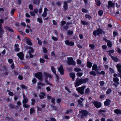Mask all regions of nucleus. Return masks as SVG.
<instances>
[{
    "instance_id": "f257e3e1",
    "label": "nucleus",
    "mask_w": 121,
    "mask_h": 121,
    "mask_svg": "<svg viewBox=\"0 0 121 121\" xmlns=\"http://www.w3.org/2000/svg\"><path fill=\"white\" fill-rule=\"evenodd\" d=\"M105 34V31L99 28H98L96 30H94L93 33V35L95 37L97 36V35L98 36H99L100 34Z\"/></svg>"
},
{
    "instance_id": "f03ea898",
    "label": "nucleus",
    "mask_w": 121,
    "mask_h": 121,
    "mask_svg": "<svg viewBox=\"0 0 121 121\" xmlns=\"http://www.w3.org/2000/svg\"><path fill=\"white\" fill-rule=\"evenodd\" d=\"M117 76L118 77H120L121 78V73L119 74L118 75L116 73H114L113 75L114 78L113 79V81L116 84L114 83L113 84V85L116 87H117V85L120 84L119 82V80L117 77H116Z\"/></svg>"
},
{
    "instance_id": "7ed1b4c3",
    "label": "nucleus",
    "mask_w": 121,
    "mask_h": 121,
    "mask_svg": "<svg viewBox=\"0 0 121 121\" xmlns=\"http://www.w3.org/2000/svg\"><path fill=\"white\" fill-rule=\"evenodd\" d=\"M88 114V111L85 110H82L79 112V115H81L80 118L83 119L87 116Z\"/></svg>"
},
{
    "instance_id": "20e7f679",
    "label": "nucleus",
    "mask_w": 121,
    "mask_h": 121,
    "mask_svg": "<svg viewBox=\"0 0 121 121\" xmlns=\"http://www.w3.org/2000/svg\"><path fill=\"white\" fill-rule=\"evenodd\" d=\"M35 76L39 80L42 81L43 79V76L41 72H39L35 73Z\"/></svg>"
},
{
    "instance_id": "39448f33",
    "label": "nucleus",
    "mask_w": 121,
    "mask_h": 121,
    "mask_svg": "<svg viewBox=\"0 0 121 121\" xmlns=\"http://www.w3.org/2000/svg\"><path fill=\"white\" fill-rule=\"evenodd\" d=\"M68 60L67 63L69 65H75L76 64V62L73 60V58L72 57H67Z\"/></svg>"
},
{
    "instance_id": "423d86ee",
    "label": "nucleus",
    "mask_w": 121,
    "mask_h": 121,
    "mask_svg": "<svg viewBox=\"0 0 121 121\" xmlns=\"http://www.w3.org/2000/svg\"><path fill=\"white\" fill-rule=\"evenodd\" d=\"M86 86H84L76 88V90L80 94L82 95L84 94V90Z\"/></svg>"
},
{
    "instance_id": "0eeeda50",
    "label": "nucleus",
    "mask_w": 121,
    "mask_h": 121,
    "mask_svg": "<svg viewBox=\"0 0 121 121\" xmlns=\"http://www.w3.org/2000/svg\"><path fill=\"white\" fill-rule=\"evenodd\" d=\"M74 83L75 86L76 87L82 85L83 83L81 78L79 79L78 78H77Z\"/></svg>"
},
{
    "instance_id": "6e6552de",
    "label": "nucleus",
    "mask_w": 121,
    "mask_h": 121,
    "mask_svg": "<svg viewBox=\"0 0 121 121\" xmlns=\"http://www.w3.org/2000/svg\"><path fill=\"white\" fill-rule=\"evenodd\" d=\"M92 103H93L94 105L95 108H99L102 106V103L101 102H99L97 101H92Z\"/></svg>"
},
{
    "instance_id": "1a4fd4ad",
    "label": "nucleus",
    "mask_w": 121,
    "mask_h": 121,
    "mask_svg": "<svg viewBox=\"0 0 121 121\" xmlns=\"http://www.w3.org/2000/svg\"><path fill=\"white\" fill-rule=\"evenodd\" d=\"M72 1V0H68L67 1H65L64 2L63 7L65 10H67L68 9V3H70Z\"/></svg>"
},
{
    "instance_id": "9d476101",
    "label": "nucleus",
    "mask_w": 121,
    "mask_h": 121,
    "mask_svg": "<svg viewBox=\"0 0 121 121\" xmlns=\"http://www.w3.org/2000/svg\"><path fill=\"white\" fill-rule=\"evenodd\" d=\"M58 70L60 72V74L63 75L64 73V70L63 67L62 65H60L58 68Z\"/></svg>"
},
{
    "instance_id": "9b49d317",
    "label": "nucleus",
    "mask_w": 121,
    "mask_h": 121,
    "mask_svg": "<svg viewBox=\"0 0 121 121\" xmlns=\"http://www.w3.org/2000/svg\"><path fill=\"white\" fill-rule=\"evenodd\" d=\"M17 56L21 60H23L24 59V54L22 52H20L17 54Z\"/></svg>"
},
{
    "instance_id": "f8f14e48",
    "label": "nucleus",
    "mask_w": 121,
    "mask_h": 121,
    "mask_svg": "<svg viewBox=\"0 0 121 121\" xmlns=\"http://www.w3.org/2000/svg\"><path fill=\"white\" fill-rule=\"evenodd\" d=\"M65 42L66 45L70 46H73L74 45V43L73 42L69 41L67 39L65 41Z\"/></svg>"
},
{
    "instance_id": "ddd939ff",
    "label": "nucleus",
    "mask_w": 121,
    "mask_h": 121,
    "mask_svg": "<svg viewBox=\"0 0 121 121\" xmlns=\"http://www.w3.org/2000/svg\"><path fill=\"white\" fill-rule=\"evenodd\" d=\"M69 75L70 78H72V80L73 81H74L75 77V73L73 72L70 73H69Z\"/></svg>"
},
{
    "instance_id": "4468645a",
    "label": "nucleus",
    "mask_w": 121,
    "mask_h": 121,
    "mask_svg": "<svg viewBox=\"0 0 121 121\" xmlns=\"http://www.w3.org/2000/svg\"><path fill=\"white\" fill-rule=\"evenodd\" d=\"M111 102V101L109 99H106V101L104 102V106H108L109 105Z\"/></svg>"
},
{
    "instance_id": "2eb2a0df",
    "label": "nucleus",
    "mask_w": 121,
    "mask_h": 121,
    "mask_svg": "<svg viewBox=\"0 0 121 121\" xmlns=\"http://www.w3.org/2000/svg\"><path fill=\"white\" fill-rule=\"evenodd\" d=\"M4 27L6 30H7L11 32L14 33V30L12 28L8 26H4Z\"/></svg>"
},
{
    "instance_id": "dca6fc26",
    "label": "nucleus",
    "mask_w": 121,
    "mask_h": 121,
    "mask_svg": "<svg viewBox=\"0 0 121 121\" xmlns=\"http://www.w3.org/2000/svg\"><path fill=\"white\" fill-rule=\"evenodd\" d=\"M108 7L109 8L111 7H113L115 5L114 3L112 2L111 1H109L108 2Z\"/></svg>"
},
{
    "instance_id": "f3484780",
    "label": "nucleus",
    "mask_w": 121,
    "mask_h": 121,
    "mask_svg": "<svg viewBox=\"0 0 121 121\" xmlns=\"http://www.w3.org/2000/svg\"><path fill=\"white\" fill-rule=\"evenodd\" d=\"M44 75L45 77V79L48 78V77L50 78H51L52 77V76L51 75L46 72L44 73Z\"/></svg>"
},
{
    "instance_id": "a211bd4d",
    "label": "nucleus",
    "mask_w": 121,
    "mask_h": 121,
    "mask_svg": "<svg viewBox=\"0 0 121 121\" xmlns=\"http://www.w3.org/2000/svg\"><path fill=\"white\" fill-rule=\"evenodd\" d=\"M45 84L41 82H39L38 83L37 87L38 89H41V86H43L45 85Z\"/></svg>"
},
{
    "instance_id": "6ab92c4d",
    "label": "nucleus",
    "mask_w": 121,
    "mask_h": 121,
    "mask_svg": "<svg viewBox=\"0 0 121 121\" xmlns=\"http://www.w3.org/2000/svg\"><path fill=\"white\" fill-rule=\"evenodd\" d=\"M45 96V93L44 92H42L40 93L39 95L40 99H44Z\"/></svg>"
},
{
    "instance_id": "aec40b11",
    "label": "nucleus",
    "mask_w": 121,
    "mask_h": 121,
    "mask_svg": "<svg viewBox=\"0 0 121 121\" xmlns=\"http://www.w3.org/2000/svg\"><path fill=\"white\" fill-rule=\"evenodd\" d=\"M114 112L117 114H121V110L120 109H116L114 110Z\"/></svg>"
},
{
    "instance_id": "412c9836",
    "label": "nucleus",
    "mask_w": 121,
    "mask_h": 121,
    "mask_svg": "<svg viewBox=\"0 0 121 121\" xmlns=\"http://www.w3.org/2000/svg\"><path fill=\"white\" fill-rule=\"evenodd\" d=\"M112 60L116 62H118L120 60L117 57H115L114 56H112Z\"/></svg>"
},
{
    "instance_id": "4be33fe9",
    "label": "nucleus",
    "mask_w": 121,
    "mask_h": 121,
    "mask_svg": "<svg viewBox=\"0 0 121 121\" xmlns=\"http://www.w3.org/2000/svg\"><path fill=\"white\" fill-rule=\"evenodd\" d=\"M9 107L10 109H16L17 108V107L18 108V106H17L16 107H15L13 104H10L9 105Z\"/></svg>"
},
{
    "instance_id": "5701e85b",
    "label": "nucleus",
    "mask_w": 121,
    "mask_h": 121,
    "mask_svg": "<svg viewBox=\"0 0 121 121\" xmlns=\"http://www.w3.org/2000/svg\"><path fill=\"white\" fill-rule=\"evenodd\" d=\"M14 46L15 47L14 50L17 52L19 51L20 48L18 47L19 46V45L18 44H15Z\"/></svg>"
},
{
    "instance_id": "b1692460",
    "label": "nucleus",
    "mask_w": 121,
    "mask_h": 121,
    "mask_svg": "<svg viewBox=\"0 0 121 121\" xmlns=\"http://www.w3.org/2000/svg\"><path fill=\"white\" fill-rule=\"evenodd\" d=\"M40 2V0H33V3L35 5H39Z\"/></svg>"
},
{
    "instance_id": "393cba45",
    "label": "nucleus",
    "mask_w": 121,
    "mask_h": 121,
    "mask_svg": "<svg viewBox=\"0 0 121 121\" xmlns=\"http://www.w3.org/2000/svg\"><path fill=\"white\" fill-rule=\"evenodd\" d=\"M92 69L95 71H97L98 69V66L96 64H93V65Z\"/></svg>"
},
{
    "instance_id": "a878e982",
    "label": "nucleus",
    "mask_w": 121,
    "mask_h": 121,
    "mask_svg": "<svg viewBox=\"0 0 121 121\" xmlns=\"http://www.w3.org/2000/svg\"><path fill=\"white\" fill-rule=\"evenodd\" d=\"M82 83H85L87 82H88L89 81V79L88 78H86L84 79H83L81 78Z\"/></svg>"
},
{
    "instance_id": "bb28decb",
    "label": "nucleus",
    "mask_w": 121,
    "mask_h": 121,
    "mask_svg": "<svg viewBox=\"0 0 121 121\" xmlns=\"http://www.w3.org/2000/svg\"><path fill=\"white\" fill-rule=\"evenodd\" d=\"M78 102L79 107H82L83 106V105L82 103V101L80 100L79 99L78 100Z\"/></svg>"
},
{
    "instance_id": "cd10ccee",
    "label": "nucleus",
    "mask_w": 121,
    "mask_h": 121,
    "mask_svg": "<svg viewBox=\"0 0 121 121\" xmlns=\"http://www.w3.org/2000/svg\"><path fill=\"white\" fill-rule=\"evenodd\" d=\"M92 63L89 61H87V66L89 68H91L92 65Z\"/></svg>"
},
{
    "instance_id": "c85d7f7f",
    "label": "nucleus",
    "mask_w": 121,
    "mask_h": 121,
    "mask_svg": "<svg viewBox=\"0 0 121 121\" xmlns=\"http://www.w3.org/2000/svg\"><path fill=\"white\" fill-rule=\"evenodd\" d=\"M90 90L89 88H87L85 90V95H88L90 92Z\"/></svg>"
},
{
    "instance_id": "c756f323",
    "label": "nucleus",
    "mask_w": 121,
    "mask_h": 121,
    "mask_svg": "<svg viewBox=\"0 0 121 121\" xmlns=\"http://www.w3.org/2000/svg\"><path fill=\"white\" fill-rule=\"evenodd\" d=\"M51 69L52 72L55 74H56V70L55 68L53 66H52L51 67Z\"/></svg>"
},
{
    "instance_id": "7c9ffc66",
    "label": "nucleus",
    "mask_w": 121,
    "mask_h": 121,
    "mask_svg": "<svg viewBox=\"0 0 121 121\" xmlns=\"http://www.w3.org/2000/svg\"><path fill=\"white\" fill-rule=\"evenodd\" d=\"M26 43L27 44L29 45H31L32 44V42L29 39H27Z\"/></svg>"
},
{
    "instance_id": "2f4dec72",
    "label": "nucleus",
    "mask_w": 121,
    "mask_h": 121,
    "mask_svg": "<svg viewBox=\"0 0 121 121\" xmlns=\"http://www.w3.org/2000/svg\"><path fill=\"white\" fill-rule=\"evenodd\" d=\"M73 31L70 30H68L67 32V35H72L73 34Z\"/></svg>"
},
{
    "instance_id": "473e14b6",
    "label": "nucleus",
    "mask_w": 121,
    "mask_h": 121,
    "mask_svg": "<svg viewBox=\"0 0 121 121\" xmlns=\"http://www.w3.org/2000/svg\"><path fill=\"white\" fill-rule=\"evenodd\" d=\"M7 91L8 92L9 95L10 96H13L14 95L13 93L10 91L9 90H7Z\"/></svg>"
},
{
    "instance_id": "72a5a7b5",
    "label": "nucleus",
    "mask_w": 121,
    "mask_h": 121,
    "mask_svg": "<svg viewBox=\"0 0 121 121\" xmlns=\"http://www.w3.org/2000/svg\"><path fill=\"white\" fill-rule=\"evenodd\" d=\"M97 74H101L104 75L105 73V71H102L100 72H99L98 71L97 72Z\"/></svg>"
},
{
    "instance_id": "f704fd0d",
    "label": "nucleus",
    "mask_w": 121,
    "mask_h": 121,
    "mask_svg": "<svg viewBox=\"0 0 121 121\" xmlns=\"http://www.w3.org/2000/svg\"><path fill=\"white\" fill-rule=\"evenodd\" d=\"M85 16L86 18H88L90 20L92 18V17L89 14H86L85 15Z\"/></svg>"
},
{
    "instance_id": "c9c22d12",
    "label": "nucleus",
    "mask_w": 121,
    "mask_h": 121,
    "mask_svg": "<svg viewBox=\"0 0 121 121\" xmlns=\"http://www.w3.org/2000/svg\"><path fill=\"white\" fill-rule=\"evenodd\" d=\"M81 22L82 24L84 25H87L89 24V23L88 22L84 21L81 20Z\"/></svg>"
},
{
    "instance_id": "e433bc0d",
    "label": "nucleus",
    "mask_w": 121,
    "mask_h": 121,
    "mask_svg": "<svg viewBox=\"0 0 121 121\" xmlns=\"http://www.w3.org/2000/svg\"><path fill=\"white\" fill-rule=\"evenodd\" d=\"M103 13V11L101 10H99L98 11V14L100 16H101L102 15Z\"/></svg>"
},
{
    "instance_id": "4c0bfd02",
    "label": "nucleus",
    "mask_w": 121,
    "mask_h": 121,
    "mask_svg": "<svg viewBox=\"0 0 121 121\" xmlns=\"http://www.w3.org/2000/svg\"><path fill=\"white\" fill-rule=\"evenodd\" d=\"M89 74L91 75H93L94 76H95L96 75L95 72L94 71H90L89 72Z\"/></svg>"
},
{
    "instance_id": "58836bf2",
    "label": "nucleus",
    "mask_w": 121,
    "mask_h": 121,
    "mask_svg": "<svg viewBox=\"0 0 121 121\" xmlns=\"http://www.w3.org/2000/svg\"><path fill=\"white\" fill-rule=\"evenodd\" d=\"M28 101V99H25L23 100L22 104H26L27 103Z\"/></svg>"
},
{
    "instance_id": "ea45409f",
    "label": "nucleus",
    "mask_w": 121,
    "mask_h": 121,
    "mask_svg": "<svg viewBox=\"0 0 121 121\" xmlns=\"http://www.w3.org/2000/svg\"><path fill=\"white\" fill-rule=\"evenodd\" d=\"M69 27V26L66 25L65 26L63 27V30L64 31L67 30Z\"/></svg>"
},
{
    "instance_id": "a19ab883",
    "label": "nucleus",
    "mask_w": 121,
    "mask_h": 121,
    "mask_svg": "<svg viewBox=\"0 0 121 121\" xmlns=\"http://www.w3.org/2000/svg\"><path fill=\"white\" fill-rule=\"evenodd\" d=\"M37 20L38 22L40 23H43V21L41 18H38L37 19Z\"/></svg>"
},
{
    "instance_id": "79ce46f5",
    "label": "nucleus",
    "mask_w": 121,
    "mask_h": 121,
    "mask_svg": "<svg viewBox=\"0 0 121 121\" xmlns=\"http://www.w3.org/2000/svg\"><path fill=\"white\" fill-rule=\"evenodd\" d=\"M48 78L44 79V81L47 84L51 86H52V85L51 83H50L48 82Z\"/></svg>"
},
{
    "instance_id": "37998d69",
    "label": "nucleus",
    "mask_w": 121,
    "mask_h": 121,
    "mask_svg": "<svg viewBox=\"0 0 121 121\" xmlns=\"http://www.w3.org/2000/svg\"><path fill=\"white\" fill-rule=\"evenodd\" d=\"M16 11V9H12L10 12V14L11 15H12L14 14V13Z\"/></svg>"
},
{
    "instance_id": "c03bdc74",
    "label": "nucleus",
    "mask_w": 121,
    "mask_h": 121,
    "mask_svg": "<svg viewBox=\"0 0 121 121\" xmlns=\"http://www.w3.org/2000/svg\"><path fill=\"white\" fill-rule=\"evenodd\" d=\"M73 111V109H69L66 111L65 112V114H68L69 113L72 112Z\"/></svg>"
},
{
    "instance_id": "a18cd8bd",
    "label": "nucleus",
    "mask_w": 121,
    "mask_h": 121,
    "mask_svg": "<svg viewBox=\"0 0 121 121\" xmlns=\"http://www.w3.org/2000/svg\"><path fill=\"white\" fill-rule=\"evenodd\" d=\"M96 3V5L98 6H99L101 4V3L100 0L95 1Z\"/></svg>"
},
{
    "instance_id": "49530a36",
    "label": "nucleus",
    "mask_w": 121,
    "mask_h": 121,
    "mask_svg": "<svg viewBox=\"0 0 121 121\" xmlns=\"http://www.w3.org/2000/svg\"><path fill=\"white\" fill-rule=\"evenodd\" d=\"M74 71L76 72H78L82 71V70L80 68H75L74 69Z\"/></svg>"
},
{
    "instance_id": "de8ad7c7",
    "label": "nucleus",
    "mask_w": 121,
    "mask_h": 121,
    "mask_svg": "<svg viewBox=\"0 0 121 121\" xmlns=\"http://www.w3.org/2000/svg\"><path fill=\"white\" fill-rule=\"evenodd\" d=\"M32 105H34L35 103V99H31Z\"/></svg>"
},
{
    "instance_id": "09e8293b",
    "label": "nucleus",
    "mask_w": 121,
    "mask_h": 121,
    "mask_svg": "<svg viewBox=\"0 0 121 121\" xmlns=\"http://www.w3.org/2000/svg\"><path fill=\"white\" fill-rule=\"evenodd\" d=\"M112 91V90L111 88H109L106 91V93L107 94H109Z\"/></svg>"
},
{
    "instance_id": "8fccbe9b",
    "label": "nucleus",
    "mask_w": 121,
    "mask_h": 121,
    "mask_svg": "<svg viewBox=\"0 0 121 121\" xmlns=\"http://www.w3.org/2000/svg\"><path fill=\"white\" fill-rule=\"evenodd\" d=\"M23 106L24 108H29L30 107L29 105L26 104H23Z\"/></svg>"
},
{
    "instance_id": "3c124183",
    "label": "nucleus",
    "mask_w": 121,
    "mask_h": 121,
    "mask_svg": "<svg viewBox=\"0 0 121 121\" xmlns=\"http://www.w3.org/2000/svg\"><path fill=\"white\" fill-rule=\"evenodd\" d=\"M35 112V109L33 108L30 109V114H31Z\"/></svg>"
},
{
    "instance_id": "603ef678",
    "label": "nucleus",
    "mask_w": 121,
    "mask_h": 121,
    "mask_svg": "<svg viewBox=\"0 0 121 121\" xmlns=\"http://www.w3.org/2000/svg\"><path fill=\"white\" fill-rule=\"evenodd\" d=\"M32 82L33 84L36 83L37 82L36 79L35 78H33L32 80Z\"/></svg>"
},
{
    "instance_id": "864d4df0",
    "label": "nucleus",
    "mask_w": 121,
    "mask_h": 121,
    "mask_svg": "<svg viewBox=\"0 0 121 121\" xmlns=\"http://www.w3.org/2000/svg\"><path fill=\"white\" fill-rule=\"evenodd\" d=\"M61 54L63 57H64L65 56H68L67 54H65L64 52H62Z\"/></svg>"
},
{
    "instance_id": "5fc2aeb1",
    "label": "nucleus",
    "mask_w": 121,
    "mask_h": 121,
    "mask_svg": "<svg viewBox=\"0 0 121 121\" xmlns=\"http://www.w3.org/2000/svg\"><path fill=\"white\" fill-rule=\"evenodd\" d=\"M89 46L92 49H94L95 46L93 44H90L89 45Z\"/></svg>"
},
{
    "instance_id": "6e6d98bb",
    "label": "nucleus",
    "mask_w": 121,
    "mask_h": 121,
    "mask_svg": "<svg viewBox=\"0 0 121 121\" xmlns=\"http://www.w3.org/2000/svg\"><path fill=\"white\" fill-rule=\"evenodd\" d=\"M109 70L111 73H114V69L110 67L109 68Z\"/></svg>"
},
{
    "instance_id": "4d7b16f0",
    "label": "nucleus",
    "mask_w": 121,
    "mask_h": 121,
    "mask_svg": "<svg viewBox=\"0 0 121 121\" xmlns=\"http://www.w3.org/2000/svg\"><path fill=\"white\" fill-rule=\"evenodd\" d=\"M114 50L113 49L109 51H106V52L108 53H113L114 52Z\"/></svg>"
},
{
    "instance_id": "13d9d810",
    "label": "nucleus",
    "mask_w": 121,
    "mask_h": 121,
    "mask_svg": "<svg viewBox=\"0 0 121 121\" xmlns=\"http://www.w3.org/2000/svg\"><path fill=\"white\" fill-rule=\"evenodd\" d=\"M56 76V82H58L59 81V77L58 75L57 74H55Z\"/></svg>"
},
{
    "instance_id": "bf43d9fd",
    "label": "nucleus",
    "mask_w": 121,
    "mask_h": 121,
    "mask_svg": "<svg viewBox=\"0 0 121 121\" xmlns=\"http://www.w3.org/2000/svg\"><path fill=\"white\" fill-rule=\"evenodd\" d=\"M99 83L100 86H104L105 84L104 82L103 81H101L99 82Z\"/></svg>"
},
{
    "instance_id": "052dcab7",
    "label": "nucleus",
    "mask_w": 121,
    "mask_h": 121,
    "mask_svg": "<svg viewBox=\"0 0 121 121\" xmlns=\"http://www.w3.org/2000/svg\"><path fill=\"white\" fill-rule=\"evenodd\" d=\"M43 51L45 53H46L48 52V50L45 47L43 48Z\"/></svg>"
},
{
    "instance_id": "680f3d73",
    "label": "nucleus",
    "mask_w": 121,
    "mask_h": 121,
    "mask_svg": "<svg viewBox=\"0 0 121 121\" xmlns=\"http://www.w3.org/2000/svg\"><path fill=\"white\" fill-rule=\"evenodd\" d=\"M82 11L83 13H87L88 12V11L86 9H84V8H82Z\"/></svg>"
},
{
    "instance_id": "e2e57ef3",
    "label": "nucleus",
    "mask_w": 121,
    "mask_h": 121,
    "mask_svg": "<svg viewBox=\"0 0 121 121\" xmlns=\"http://www.w3.org/2000/svg\"><path fill=\"white\" fill-rule=\"evenodd\" d=\"M21 88L22 89H27V86H25L23 85H21Z\"/></svg>"
},
{
    "instance_id": "0e129e2a",
    "label": "nucleus",
    "mask_w": 121,
    "mask_h": 121,
    "mask_svg": "<svg viewBox=\"0 0 121 121\" xmlns=\"http://www.w3.org/2000/svg\"><path fill=\"white\" fill-rule=\"evenodd\" d=\"M107 45L109 47H111L112 46V44L111 41L108 42L107 43Z\"/></svg>"
},
{
    "instance_id": "69168bd1",
    "label": "nucleus",
    "mask_w": 121,
    "mask_h": 121,
    "mask_svg": "<svg viewBox=\"0 0 121 121\" xmlns=\"http://www.w3.org/2000/svg\"><path fill=\"white\" fill-rule=\"evenodd\" d=\"M31 50H29V51L28 53H33L34 52V50L33 48H31L30 49Z\"/></svg>"
},
{
    "instance_id": "338daca9",
    "label": "nucleus",
    "mask_w": 121,
    "mask_h": 121,
    "mask_svg": "<svg viewBox=\"0 0 121 121\" xmlns=\"http://www.w3.org/2000/svg\"><path fill=\"white\" fill-rule=\"evenodd\" d=\"M29 7L30 10H32L33 9V5L31 4H30L29 5Z\"/></svg>"
},
{
    "instance_id": "774afa93",
    "label": "nucleus",
    "mask_w": 121,
    "mask_h": 121,
    "mask_svg": "<svg viewBox=\"0 0 121 121\" xmlns=\"http://www.w3.org/2000/svg\"><path fill=\"white\" fill-rule=\"evenodd\" d=\"M47 13H45V12H43V14H42V16L43 17H46L47 16Z\"/></svg>"
}]
</instances>
